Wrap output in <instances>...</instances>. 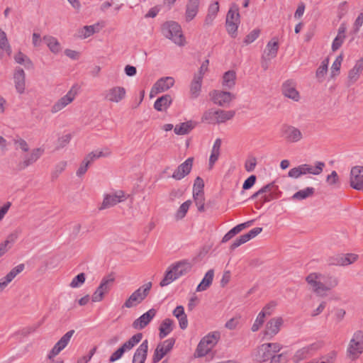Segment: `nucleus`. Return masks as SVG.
I'll return each mask as SVG.
<instances>
[{
    "label": "nucleus",
    "mask_w": 363,
    "mask_h": 363,
    "mask_svg": "<svg viewBox=\"0 0 363 363\" xmlns=\"http://www.w3.org/2000/svg\"><path fill=\"white\" fill-rule=\"evenodd\" d=\"M306 281L313 289V291L319 296H325V292L335 288L338 284V279L333 276L327 277L316 273H311L306 278Z\"/></svg>",
    "instance_id": "f257e3e1"
},
{
    "label": "nucleus",
    "mask_w": 363,
    "mask_h": 363,
    "mask_svg": "<svg viewBox=\"0 0 363 363\" xmlns=\"http://www.w3.org/2000/svg\"><path fill=\"white\" fill-rule=\"evenodd\" d=\"M240 23V16L239 13V7L236 4L233 3L231 4L230 8L227 13L225 19V28L227 32L232 38H236Z\"/></svg>",
    "instance_id": "f03ea898"
},
{
    "label": "nucleus",
    "mask_w": 363,
    "mask_h": 363,
    "mask_svg": "<svg viewBox=\"0 0 363 363\" xmlns=\"http://www.w3.org/2000/svg\"><path fill=\"white\" fill-rule=\"evenodd\" d=\"M163 35L172 40L178 45H184V38L182 33L181 26L175 21L164 23L162 27Z\"/></svg>",
    "instance_id": "7ed1b4c3"
},
{
    "label": "nucleus",
    "mask_w": 363,
    "mask_h": 363,
    "mask_svg": "<svg viewBox=\"0 0 363 363\" xmlns=\"http://www.w3.org/2000/svg\"><path fill=\"white\" fill-rule=\"evenodd\" d=\"M363 353V330H357L354 333L350 340L347 349V357L351 360H355Z\"/></svg>",
    "instance_id": "20e7f679"
},
{
    "label": "nucleus",
    "mask_w": 363,
    "mask_h": 363,
    "mask_svg": "<svg viewBox=\"0 0 363 363\" xmlns=\"http://www.w3.org/2000/svg\"><path fill=\"white\" fill-rule=\"evenodd\" d=\"M142 338L143 334L141 333L133 335L111 355L109 358L110 362H114L121 359L125 352L132 350L141 341Z\"/></svg>",
    "instance_id": "39448f33"
},
{
    "label": "nucleus",
    "mask_w": 363,
    "mask_h": 363,
    "mask_svg": "<svg viewBox=\"0 0 363 363\" xmlns=\"http://www.w3.org/2000/svg\"><path fill=\"white\" fill-rule=\"evenodd\" d=\"M280 136L284 140L291 143H297L303 138V134L298 128L288 124L281 125Z\"/></svg>",
    "instance_id": "423d86ee"
},
{
    "label": "nucleus",
    "mask_w": 363,
    "mask_h": 363,
    "mask_svg": "<svg viewBox=\"0 0 363 363\" xmlns=\"http://www.w3.org/2000/svg\"><path fill=\"white\" fill-rule=\"evenodd\" d=\"M323 345V341H317L298 350L293 357L294 362L298 363L308 357L312 356L315 352L321 349Z\"/></svg>",
    "instance_id": "0eeeda50"
},
{
    "label": "nucleus",
    "mask_w": 363,
    "mask_h": 363,
    "mask_svg": "<svg viewBox=\"0 0 363 363\" xmlns=\"http://www.w3.org/2000/svg\"><path fill=\"white\" fill-rule=\"evenodd\" d=\"M114 281V278L111 275L102 279L99 286L97 287L91 296L93 302H99L103 300L105 294L108 293Z\"/></svg>",
    "instance_id": "6e6552de"
},
{
    "label": "nucleus",
    "mask_w": 363,
    "mask_h": 363,
    "mask_svg": "<svg viewBox=\"0 0 363 363\" xmlns=\"http://www.w3.org/2000/svg\"><path fill=\"white\" fill-rule=\"evenodd\" d=\"M77 94V85H74L72 86L70 90L67 93L66 95L61 97L59 100H57L52 106L51 112L52 113H56L58 111L63 109L68 104L72 103L75 99Z\"/></svg>",
    "instance_id": "1a4fd4ad"
},
{
    "label": "nucleus",
    "mask_w": 363,
    "mask_h": 363,
    "mask_svg": "<svg viewBox=\"0 0 363 363\" xmlns=\"http://www.w3.org/2000/svg\"><path fill=\"white\" fill-rule=\"evenodd\" d=\"M175 343L174 338H169L159 343L154 352L152 363L159 362L169 352L172 350Z\"/></svg>",
    "instance_id": "9d476101"
},
{
    "label": "nucleus",
    "mask_w": 363,
    "mask_h": 363,
    "mask_svg": "<svg viewBox=\"0 0 363 363\" xmlns=\"http://www.w3.org/2000/svg\"><path fill=\"white\" fill-rule=\"evenodd\" d=\"M350 186L358 191H363V167L355 166L351 169Z\"/></svg>",
    "instance_id": "9b49d317"
},
{
    "label": "nucleus",
    "mask_w": 363,
    "mask_h": 363,
    "mask_svg": "<svg viewBox=\"0 0 363 363\" xmlns=\"http://www.w3.org/2000/svg\"><path fill=\"white\" fill-rule=\"evenodd\" d=\"M211 100L220 106H227L235 96L229 91L214 90L211 93Z\"/></svg>",
    "instance_id": "f8f14e48"
},
{
    "label": "nucleus",
    "mask_w": 363,
    "mask_h": 363,
    "mask_svg": "<svg viewBox=\"0 0 363 363\" xmlns=\"http://www.w3.org/2000/svg\"><path fill=\"white\" fill-rule=\"evenodd\" d=\"M74 333V330L67 332L54 345L52 349L48 354V358L52 359L54 357L57 355L63 349H65L70 341L71 337Z\"/></svg>",
    "instance_id": "ddd939ff"
},
{
    "label": "nucleus",
    "mask_w": 363,
    "mask_h": 363,
    "mask_svg": "<svg viewBox=\"0 0 363 363\" xmlns=\"http://www.w3.org/2000/svg\"><path fill=\"white\" fill-rule=\"evenodd\" d=\"M174 79L171 77L160 78L154 84L150 91V97H152L155 94L167 91L174 86Z\"/></svg>",
    "instance_id": "4468645a"
},
{
    "label": "nucleus",
    "mask_w": 363,
    "mask_h": 363,
    "mask_svg": "<svg viewBox=\"0 0 363 363\" xmlns=\"http://www.w3.org/2000/svg\"><path fill=\"white\" fill-rule=\"evenodd\" d=\"M125 199L126 196L123 191H118L113 194H106L99 209L103 210L111 208Z\"/></svg>",
    "instance_id": "2eb2a0df"
},
{
    "label": "nucleus",
    "mask_w": 363,
    "mask_h": 363,
    "mask_svg": "<svg viewBox=\"0 0 363 363\" xmlns=\"http://www.w3.org/2000/svg\"><path fill=\"white\" fill-rule=\"evenodd\" d=\"M194 157L187 158L179 164L173 172L172 177L176 180H181L187 176L192 169Z\"/></svg>",
    "instance_id": "dca6fc26"
},
{
    "label": "nucleus",
    "mask_w": 363,
    "mask_h": 363,
    "mask_svg": "<svg viewBox=\"0 0 363 363\" xmlns=\"http://www.w3.org/2000/svg\"><path fill=\"white\" fill-rule=\"evenodd\" d=\"M156 313L157 311L155 308L150 309L133 321L132 324L133 328L136 330L145 328L155 316Z\"/></svg>",
    "instance_id": "f3484780"
},
{
    "label": "nucleus",
    "mask_w": 363,
    "mask_h": 363,
    "mask_svg": "<svg viewBox=\"0 0 363 363\" xmlns=\"http://www.w3.org/2000/svg\"><path fill=\"white\" fill-rule=\"evenodd\" d=\"M125 89L123 86H114L106 91L105 99L114 103H118L125 96Z\"/></svg>",
    "instance_id": "a211bd4d"
},
{
    "label": "nucleus",
    "mask_w": 363,
    "mask_h": 363,
    "mask_svg": "<svg viewBox=\"0 0 363 363\" xmlns=\"http://www.w3.org/2000/svg\"><path fill=\"white\" fill-rule=\"evenodd\" d=\"M272 356L271 352L265 343L257 347L252 354L253 360L259 363L268 361Z\"/></svg>",
    "instance_id": "6ab92c4d"
},
{
    "label": "nucleus",
    "mask_w": 363,
    "mask_h": 363,
    "mask_svg": "<svg viewBox=\"0 0 363 363\" xmlns=\"http://www.w3.org/2000/svg\"><path fill=\"white\" fill-rule=\"evenodd\" d=\"M24 268V264H20L13 268L5 277L0 279V292L2 291Z\"/></svg>",
    "instance_id": "aec40b11"
},
{
    "label": "nucleus",
    "mask_w": 363,
    "mask_h": 363,
    "mask_svg": "<svg viewBox=\"0 0 363 363\" xmlns=\"http://www.w3.org/2000/svg\"><path fill=\"white\" fill-rule=\"evenodd\" d=\"M15 87L18 93H24L26 89V74L21 67H16L13 74Z\"/></svg>",
    "instance_id": "412c9836"
},
{
    "label": "nucleus",
    "mask_w": 363,
    "mask_h": 363,
    "mask_svg": "<svg viewBox=\"0 0 363 363\" xmlns=\"http://www.w3.org/2000/svg\"><path fill=\"white\" fill-rule=\"evenodd\" d=\"M44 150L41 148L33 150L30 155L26 156L23 161L18 164V169L23 170L27 167L35 162L43 155Z\"/></svg>",
    "instance_id": "4be33fe9"
},
{
    "label": "nucleus",
    "mask_w": 363,
    "mask_h": 363,
    "mask_svg": "<svg viewBox=\"0 0 363 363\" xmlns=\"http://www.w3.org/2000/svg\"><path fill=\"white\" fill-rule=\"evenodd\" d=\"M148 340H145L135 350L133 357V363H145L147 357Z\"/></svg>",
    "instance_id": "5701e85b"
},
{
    "label": "nucleus",
    "mask_w": 363,
    "mask_h": 363,
    "mask_svg": "<svg viewBox=\"0 0 363 363\" xmlns=\"http://www.w3.org/2000/svg\"><path fill=\"white\" fill-rule=\"evenodd\" d=\"M283 324V319L281 317L272 318L269 320L265 327V335H269L271 337L277 335L280 330V328Z\"/></svg>",
    "instance_id": "b1692460"
},
{
    "label": "nucleus",
    "mask_w": 363,
    "mask_h": 363,
    "mask_svg": "<svg viewBox=\"0 0 363 363\" xmlns=\"http://www.w3.org/2000/svg\"><path fill=\"white\" fill-rule=\"evenodd\" d=\"M281 91L286 97L291 99L295 101H298L299 94L295 88V83L293 80L286 81L282 85Z\"/></svg>",
    "instance_id": "393cba45"
},
{
    "label": "nucleus",
    "mask_w": 363,
    "mask_h": 363,
    "mask_svg": "<svg viewBox=\"0 0 363 363\" xmlns=\"http://www.w3.org/2000/svg\"><path fill=\"white\" fill-rule=\"evenodd\" d=\"M200 0H188L186 5L185 18L187 22L192 21L197 15Z\"/></svg>",
    "instance_id": "a878e982"
},
{
    "label": "nucleus",
    "mask_w": 363,
    "mask_h": 363,
    "mask_svg": "<svg viewBox=\"0 0 363 363\" xmlns=\"http://www.w3.org/2000/svg\"><path fill=\"white\" fill-rule=\"evenodd\" d=\"M172 267L178 278L189 273L192 268L191 264L187 260L177 262L172 264Z\"/></svg>",
    "instance_id": "bb28decb"
},
{
    "label": "nucleus",
    "mask_w": 363,
    "mask_h": 363,
    "mask_svg": "<svg viewBox=\"0 0 363 363\" xmlns=\"http://www.w3.org/2000/svg\"><path fill=\"white\" fill-rule=\"evenodd\" d=\"M363 71V57L358 60L352 69L349 71L348 80L350 83L356 82Z\"/></svg>",
    "instance_id": "cd10ccee"
},
{
    "label": "nucleus",
    "mask_w": 363,
    "mask_h": 363,
    "mask_svg": "<svg viewBox=\"0 0 363 363\" xmlns=\"http://www.w3.org/2000/svg\"><path fill=\"white\" fill-rule=\"evenodd\" d=\"M172 98L169 94L159 97L154 104V108L158 111H165L172 104Z\"/></svg>",
    "instance_id": "c85d7f7f"
},
{
    "label": "nucleus",
    "mask_w": 363,
    "mask_h": 363,
    "mask_svg": "<svg viewBox=\"0 0 363 363\" xmlns=\"http://www.w3.org/2000/svg\"><path fill=\"white\" fill-rule=\"evenodd\" d=\"M174 329V321L170 318H165L159 327V337L160 339L164 338Z\"/></svg>",
    "instance_id": "c756f323"
},
{
    "label": "nucleus",
    "mask_w": 363,
    "mask_h": 363,
    "mask_svg": "<svg viewBox=\"0 0 363 363\" xmlns=\"http://www.w3.org/2000/svg\"><path fill=\"white\" fill-rule=\"evenodd\" d=\"M152 282L149 281V282L143 284L140 287H139L133 294L137 298L138 301H140L141 303L149 295L150 290L152 289Z\"/></svg>",
    "instance_id": "7c9ffc66"
},
{
    "label": "nucleus",
    "mask_w": 363,
    "mask_h": 363,
    "mask_svg": "<svg viewBox=\"0 0 363 363\" xmlns=\"http://www.w3.org/2000/svg\"><path fill=\"white\" fill-rule=\"evenodd\" d=\"M196 125V123L193 121H189L177 125L174 129L177 135H186L188 134Z\"/></svg>",
    "instance_id": "2f4dec72"
},
{
    "label": "nucleus",
    "mask_w": 363,
    "mask_h": 363,
    "mask_svg": "<svg viewBox=\"0 0 363 363\" xmlns=\"http://www.w3.org/2000/svg\"><path fill=\"white\" fill-rule=\"evenodd\" d=\"M214 277L213 269H209L204 277L196 287V291H203L206 290L212 284Z\"/></svg>",
    "instance_id": "473e14b6"
},
{
    "label": "nucleus",
    "mask_w": 363,
    "mask_h": 363,
    "mask_svg": "<svg viewBox=\"0 0 363 363\" xmlns=\"http://www.w3.org/2000/svg\"><path fill=\"white\" fill-rule=\"evenodd\" d=\"M220 337V334L218 332H214L213 333H209L204 337L201 339V340L199 342V350H201V347L203 345H208L211 347V350L212 347L217 343L218 340Z\"/></svg>",
    "instance_id": "72a5a7b5"
},
{
    "label": "nucleus",
    "mask_w": 363,
    "mask_h": 363,
    "mask_svg": "<svg viewBox=\"0 0 363 363\" xmlns=\"http://www.w3.org/2000/svg\"><path fill=\"white\" fill-rule=\"evenodd\" d=\"M202 81L203 78H201V77L194 76V79L191 81L190 86L191 98L196 99L199 96L201 89Z\"/></svg>",
    "instance_id": "f704fd0d"
},
{
    "label": "nucleus",
    "mask_w": 363,
    "mask_h": 363,
    "mask_svg": "<svg viewBox=\"0 0 363 363\" xmlns=\"http://www.w3.org/2000/svg\"><path fill=\"white\" fill-rule=\"evenodd\" d=\"M236 73L233 70H229L224 73L223 77V86L226 89H232L235 85Z\"/></svg>",
    "instance_id": "c9c22d12"
},
{
    "label": "nucleus",
    "mask_w": 363,
    "mask_h": 363,
    "mask_svg": "<svg viewBox=\"0 0 363 363\" xmlns=\"http://www.w3.org/2000/svg\"><path fill=\"white\" fill-rule=\"evenodd\" d=\"M279 50V43L277 39L275 38H272V40L269 41L266 46V50L264 53H266L269 60L271 58H274L278 52Z\"/></svg>",
    "instance_id": "e433bc0d"
},
{
    "label": "nucleus",
    "mask_w": 363,
    "mask_h": 363,
    "mask_svg": "<svg viewBox=\"0 0 363 363\" xmlns=\"http://www.w3.org/2000/svg\"><path fill=\"white\" fill-rule=\"evenodd\" d=\"M43 40L53 53H58L61 50V45L58 40L52 36H44Z\"/></svg>",
    "instance_id": "4c0bfd02"
},
{
    "label": "nucleus",
    "mask_w": 363,
    "mask_h": 363,
    "mask_svg": "<svg viewBox=\"0 0 363 363\" xmlns=\"http://www.w3.org/2000/svg\"><path fill=\"white\" fill-rule=\"evenodd\" d=\"M177 279L178 277H177L171 265L167 269L164 278L161 280L160 283V286L161 287L166 286Z\"/></svg>",
    "instance_id": "58836bf2"
},
{
    "label": "nucleus",
    "mask_w": 363,
    "mask_h": 363,
    "mask_svg": "<svg viewBox=\"0 0 363 363\" xmlns=\"http://www.w3.org/2000/svg\"><path fill=\"white\" fill-rule=\"evenodd\" d=\"M315 193V189L313 187H306L302 190H299L296 192L293 196L294 200H303L308 197L312 196Z\"/></svg>",
    "instance_id": "ea45409f"
},
{
    "label": "nucleus",
    "mask_w": 363,
    "mask_h": 363,
    "mask_svg": "<svg viewBox=\"0 0 363 363\" xmlns=\"http://www.w3.org/2000/svg\"><path fill=\"white\" fill-rule=\"evenodd\" d=\"M358 256L355 254H347L345 255H340L336 258L335 264L346 266L354 262Z\"/></svg>",
    "instance_id": "a19ab883"
},
{
    "label": "nucleus",
    "mask_w": 363,
    "mask_h": 363,
    "mask_svg": "<svg viewBox=\"0 0 363 363\" xmlns=\"http://www.w3.org/2000/svg\"><path fill=\"white\" fill-rule=\"evenodd\" d=\"M216 113L217 123H221L232 119L234 117L235 112V111H224L219 109L216 110Z\"/></svg>",
    "instance_id": "79ce46f5"
},
{
    "label": "nucleus",
    "mask_w": 363,
    "mask_h": 363,
    "mask_svg": "<svg viewBox=\"0 0 363 363\" xmlns=\"http://www.w3.org/2000/svg\"><path fill=\"white\" fill-rule=\"evenodd\" d=\"M18 64L23 65L26 69H30L33 65L30 58L21 52H18L14 57Z\"/></svg>",
    "instance_id": "37998d69"
},
{
    "label": "nucleus",
    "mask_w": 363,
    "mask_h": 363,
    "mask_svg": "<svg viewBox=\"0 0 363 363\" xmlns=\"http://www.w3.org/2000/svg\"><path fill=\"white\" fill-rule=\"evenodd\" d=\"M94 26H99V23H96L91 26H85L79 30V37L81 38H86L94 33L99 31V29L94 30Z\"/></svg>",
    "instance_id": "c03bdc74"
},
{
    "label": "nucleus",
    "mask_w": 363,
    "mask_h": 363,
    "mask_svg": "<svg viewBox=\"0 0 363 363\" xmlns=\"http://www.w3.org/2000/svg\"><path fill=\"white\" fill-rule=\"evenodd\" d=\"M216 110L209 109L205 111L201 117L202 122H206L209 124H216L217 123Z\"/></svg>",
    "instance_id": "a18cd8bd"
},
{
    "label": "nucleus",
    "mask_w": 363,
    "mask_h": 363,
    "mask_svg": "<svg viewBox=\"0 0 363 363\" xmlns=\"http://www.w3.org/2000/svg\"><path fill=\"white\" fill-rule=\"evenodd\" d=\"M0 49L5 51L8 55L11 54V48L9 43L6 33L0 30Z\"/></svg>",
    "instance_id": "49530a36"
},
{
    "label": "nucleus",
    "mask_w": 363,
    "mask_h": 363,
    "mask_svg": "<svg viewBox=\"0 0 363 363\" xmlns=\"http://www.w3.org/2000/svg\"><path fill=\"white\" fill-rule=\"evenodd\" d=\"M191 204V201L188 200L185 202H184L177 210L176 214H175V218L176 220H181L183 218L185 217L186 213L188 212V210Z\"/></svg>",
    "instance_id": "de8ad7c7"
},
{
    "label": "nucleus",
    "mask_w": 363,
    "mask_h": 363,
    "mask_svg": "<svg viewBox=\"0 0 363 363\" xmlns=\"http://www.w3.org/2000/svg\"><path fill=\"white\" fill-rule=\"evenodd\" d=\"M193 198L196 206H197L198 211L199 212L205 211V198L204 194H193Z\"/></svg>",
    "instance_id": "09e8293b"
},
{
    "label": "nucleus",
    "mask_w": 363,
    "mask_h": 363,
    "mask_svg": "<svg viewBox=\"0 0 363 363\" xmlns=\"http://www.w3.org/2000/svg\"><path fill=\"white\" fill-rule=\"evenodd\" d=\"M325 164L323 162L317 161L315 163V166L308 164V174L313 175H319L323 172V168Z\"/></svg>",
    "instance_id": "8fccbe9b"
},
{
    "label": "nucleus",
    "mask_w": 363,
    "mask_h": 363,
    "mask_svg": "<svg viewBox=\"0 0 363 363\" xmlns=\"http://www.w3.org/2000/svg\"><path fill=\"white\" fill-rule=\"evenodd\" d=\"M328 59H325L321 62V65L318 68L315 75L320 82L323 81L325 74L328 71Z\"/></svg>",
    "instance_id": "3c124183"
},
{
    "label": "nucleus",
    "mask_w": 363,
    "mask_h": 363,
    "mask_svg": "<svg viewBox=\"0 0 363 363\" xmlns=\"http://www.w3.org/2000/svg\"><path fill=\"white\" fill-rule=\"evenodd\" d=\"M337 357L335 351H330L328 354L321 356L318 359V363H334Z\"/></svg>",
    "instance_id": "603ef678"
},
{
    "label": "nucleus",
    "mask_w": 363,
    "mask_h": 363,
    "mask_svg": "<svg viewBox=\"0 0 363 363\" xmlns=\"http://www.w3.org/2000/svg\"><path fill=\"white\" fill-rule=\"evenodd\" d=\"M86 275L84 273L82 272L73 278L69 286L72 288H78L84 283Z\"/></svg>",
    "instance_id": "864d4df0"
},
{
    "label": "nucleus",
    "mask_w": 363,
    "mask_h": 363,
    "mask_svg": "<svg viewBox=\"0 0 363 363\" xmlns=\"http://www.w3.org/2000/svg\"><path fill=\"white\" fill-rule=\"evenodd\" d=\"M203 188L204 182L203 179L200 177H197L194 180L193 194H196V192H198V194H204Z\"/></svg>",
    "instance_id": "5fc2aeb1"
},
{
    "label": "nucleus",
    "mask_w": 363,
    "mask_h": 363,
    "mask_svg": "<svg viewBox=\"0 0 363 363\" xmlns=\"http://www.w3.org/2000/svg\"><path fill=\"white\" fill-rule=\"evenodd\" d=\"M260 30L258 28L254 29L249 34H247L243 40L244 44L246 45L253 43L259 35Z\"/></svg>",
    "instance_id": "6e6d98bb"
},
{
    "label": "nucleus",
    "mask_w": 363,
    "mask_h": 363,
    "mask_svg": "<svg viewBox=\"0 0 363 363\" xmlns=\"http://www.w3.org/2000/svg\"><path fill=\"white\" fill-rule=\"evenodd\" d=\"M343 57L342 55H338L335 60L333 62L332 67H331V73L332 77L336 76L340 69L341 63L342 61Z\"/></svg>",
    "instance_id": "4d7b16f0"
},
{
    "label": "nucleus",
    "mask_w": 363,
    "mask_h": 363,
    "mask_svg": "<svg viewBox=\"0 0 363 363\" xmlns=\"http://www.w3.org/2000/svg\"><path fill=\"white\" fill-rule=\"evenodd\" d=\"M265 316L263 313H259L255 323H253L251 330L252 332L257 331L264 322Z\"/></svg>",
    "instance_id": "13d9d810"
},
{
    "label": "nucleus",
    "mask_w": 363,
    "mask_h": 363,
    "mask_svg": "<svg viewBox=\"0 0 363 363\" xmlns=\"http://www.w3.org/2000/svg\"><path fill=\"white\" fill-rule=\"evenodd\" d=\"M70 140H71L70 134H67V135H62V137L59 138L57 140V144L56 146V149L60 150L61 148H63L67 144H69V143L70 142Z\"/></svg>",
    "instance_id": "bf43d9fd"
},
{
    "label": "nucleus",
    "mask_w": 363,
    "mask_h": 363,
    "mask_svg": "<svg viewBox=\"0 0 363 363\" xmlns=\"http://www.w3.org/2000/svg\"><path fill=\"white\" fill-rule=\"evenodd\" d=\"M13 142L14 145H16V149L19 148L22 150L23 152H28L29 150L28 145L25 140L21 138H18L16 139H14Z\"/></svg>",
    "instance_id": "052dcab7"
},
{
    "label": "nucleus",
    "mask_w": 363,
    "mask_h": 363,
    "mask_svg": "<svg viewBox=\"0 0 363 363\" xmlns=\"http://www.w3.org/2000/svg\"><path fill=\"white\" fill-rule=\"evenodd\" d=\"M104 156L102 151H95L89 153L84 159L91 164L95 160Z\"/></svg>",
    "instance_id": "680f3d73"
},
{
    "label": "nucleus",
    "mask_w": 363,
    "mask_h": 363,
    "mask_svg": "<svg viewBox=\"0 0 363 363\" xmlns=\"http://www.w3.org/2000/svg\"><path fill=\"white\" fill-rule=\"evenodd\" d=\"M140 303L133 294H132L129 298L125 301L123 305V308H132L137 304Z\"/></svg>",
    "instance_id": "e2e57ef3"
},
{
    "label": "nucleus",
    "mask_w": 363,
    "mask_h": 363,
    "mask_svg": "<svg viewBox=\"0 0 363 363\" xmlns=\"http://www.w3.org/2000/svg\"><path fill=\"white\" fill-rule=\"evenodd\" d=\"M140 303L133 294H132L129 298L125 301L123 305V308H132L137 304Z\"/></svg>",
    "instance_id": "0e129e2a"
},
{
    "label": "nucleus",
    "mask_w": 363,
    "mask_h": 363,
    "mask_svg": "<svg viewBox=\"0 0 363 363\" xmlns=\"http://www.w3.org/2000/svg\"><path fill=\"white\" fill-rule=\"evenodd\" d=\"M97 350V347H94L89 352L87 355L82 356L79 357L77 359V363H88L91 359L92 358L93 355L95 354L96 351Z\"/></svg>",
    "instance_id": "69168bd1"
},
{
    "label": "nucleus",
    "mask_w": 363,
    "mask_h": 363,
    "mask_svg": "<svg viewBox=\"0 0 363 363\" xmlns=\"http://www.w3.org/2000/svg\"><path fill=\"white\" fill-rule=\"evenodd\" d=\"M270 363H286L288 359L285 354L272 355L270 359Z\"/></svg>",
    "instance_id": "338daca9"
},
{
    "label": "nucleus",
    "mask_w": 363,
    "mask_h": 363,
    "mask_svg": "<svg viewBox=\"0 0 363 363\" xmlns=\"http://www.w3.org/2000/svg\"><path fill=\"white\" fill-rule=\"evenodd\" d=\"M363 24V13H360L356 18L353 25V33L356 34L359 32L360 27Z\"/></svg>",
    "instance_id": "774afa93"
}]
</instances>
